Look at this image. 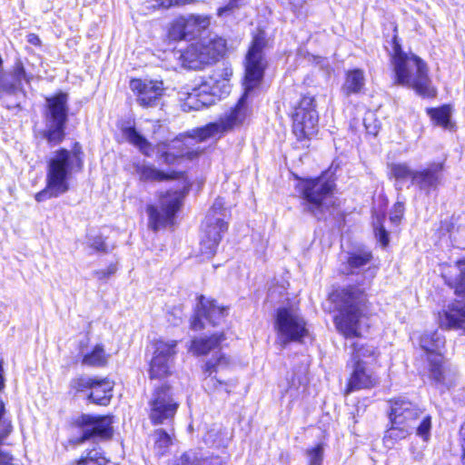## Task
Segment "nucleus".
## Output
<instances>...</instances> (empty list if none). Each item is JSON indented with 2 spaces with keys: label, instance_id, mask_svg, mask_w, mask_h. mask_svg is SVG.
<instances>
[{
  "label": "nucleus",
  "instance_id": "f257e3e1",
  "mask_svg": "<svg viewBox=\"0 0 465 465\" xmlns=\"http://www.w3.org/2000/svg\"><path fill=\"white\" fill-rule=\"evenodd\" d=\"M273 38L266 31H255L245 55L244 62V92L233 107H231L215 122L209 123L194 130V137L199 141L221 136L235 127L241 126L246 120L248 108V96L258 87L263 78L266 68L265 51L272 48Z\"/></svg>",
  "mask_w": 465,
  "mask_h": 465
},
{
  "label": "nucleus",
  "instance_id": "f03ea898",
  "mask_svg": "<svg viewBox=\"0 0 465 465\" xmlns=\"http://www.w3.org/2000/svg\"><path fill=\"white\" fill-rule=\"evenodd\" d=\"M379 268L369 265L364 271L351 277V284L334 290L330 298L334 302L339 314L335 317V324L345 337H358L359 324L367 303L366 291L371 287Z\"/></svg>",
  "mask_w": 465,
  "mask_h": 465
},
{
  "label": "nucleus",
  "instance_id": "7ed1b4c3",
  "mask_svg": "<svg viewBox=\"0 0 465 465\" xmlns=\"http://www.w3.org/2000/svg\"><path fill=\"white\" fill-rule=\"evenodd\" d=\"M134 172L139 175L142 182H162L166 180L182 179L183 185L179 189L168 190L159 193V205L148 204L146 213L148 214V226L153 232L173 223L175 216L183 205V199L191 189V183L180 172L166 173L157 169L153 164L144 163H134Z\"/></svg>",
  "mask_w": 465,
  "mask_h": 465
},
{
  "label": "nucleus",
  "instance_id": "20e7f679",
  "mask_svg": "<svg viewBox=\"0 0 465 465\" xmlns=\"http://www.w3.org/2000/svg\"><path fill=\"white\" fill-rule=\"evenodd\" d=\"M83 168L84 153L79 143H74L71 150L60 148L53 152L47 160L45 187L35 193V201L42 203L66 193L74 173Z\"/></svg>",
  "mask_w": 465,
  "mask_h": 465
},
{
  "label": "nucleus",
  "instance_id": "39448f33",
  "mask_svg": "<svg viewBox=\"0 0 465 465\" xmlns=\"http://www.w3.org/2000/svg\"><path fill=\"white\" fill-rule=\"evenodd\" d=\"M336 176L331 169L314 177H299L295 190L300 198L303 213L310 214L317 221H325L337 204Z\"/></svg>",
  "mask_w": 465,
  "mask_h": 465
},
{
  "label": "nucleus",
  "instance_id": "423d86ee",
  "mask_svg": "<svg viewBox=\"0 0 465 465\" xmlns=\"http://www.w3.org/2000/svg\"><path fill=\"white\" fill-rule=\"evenodd\" d=\"M391 48L395 83L411 87L423 98L436 97L437 90L431 84L426 63L415 54L405 52L396 34L391 36Z\"/></svg>",
  "mask_w": 465,
  "mask_h": 465
},
{
  "label": "nucleus",
  "instance_id": "0eeeda50",
  "mask_svg": "<svg viewBox=\"0 0 465 465\" xmlns=\"http://www.w3.org/2000/svg\"><path fill=\"white\" fill-rule=\"evenodd\" d=\"M420 348L428 354L429 379L440 392L455 385L456 371L450 369L440 352L445 345V337L439 331H427L420 338Z\"/></svg>",
  "mask_w": 465,
  "mask_h": 465
},
{
  "label": "nucleus",
  "instance_id": "6e6552de",
  "mask_svg": "<svg viewBox=\"0 0 465 465\" xmlns=\"http://www.w3.org/2000/svg\"><path fill=\"white\" fill-rule=\"evenodd\" d=\"M444 166V162H432L423 169L413 170L405 162L389 163L387 175L390 180L394 181V188L398 192L401 191L405 183L411 179L412 185H416L420 191L430 194L440 185Z\"/></svg>",
  "mask_w": 465,
  "mask_h": 465
},
{
  "label": "nucleus",
  "instance_id": "1a4fd4ad",
  "mask_svg": "<svg viewBox=\"0 0 465 465\" xmlns=\"http://www.w3.org/2000/svg\"><path fill=\"white\" fill-rule=\"evenodd\" d=\"M168 38L174 41H188L189 53L193 60L203 64H212L226 52V40L213 31H167Z\"/></svg>",
  "mask_w": 465,
  "mask_h": 465
},
{
  "label": "nucleus",
  "instance_id": "9d476101",
  "mask_svg": "<svg viewBox=\"0 0 465 465\" xmlns=\"http://www.w3.org/2000/svg\"><path fill=\"white\" fill-rule=\"evenodd\" d=\"M113 423L112 415L82 413L72 420V434L64 446L74 449L89 440H110L114 434Z\"/></svg>",
  "mask_w": 465,
  "mask_h": 465
},
{
  "label": "nucleus",
  "instance_id": "9b49d317",
  "mask_svg": "<svg viewBox=\"0 0 465 465\" xmlns=\"http://www.w3.org/2000/svg\"><path fill=\"white\" fill-rule=\"evenodd\" d=\"M68 94L59 91L45 97L44 118L45 129L42 136L50 146L60 144L65 138V129L69 119Z\"/></svg>",
  "mask_w": 465,
  "mask_h": 465
},
{
  "label": "nucleus",
  "instance_id": "f8f14e48",
  "mask_svg": "<svg viewBox=\"0 0 465 465\" xmlns=\"http://www.w3.org/2000/svg\"><path fill=\"white\" fill-rule=\"evenodd\" d=\"M459 273L446 279V283L456 294V300L449 304L447 310L439 313V323L441 329H463L465 331V259L457 261Z\"/></svg>",
  "mask_w": 465,
  "mask_h": 465
},
{
  "label": "nucleus",
  "instance_id": "ddd939ff",
  "mask_svg": "<svg viewBox=\"0 0 465 465\" xmlns=\"http://www.w3.org/2000/svg\"><path fill=\"white\" fill-rule=\"evenodd\" d=\"M307 323L298 310L279 307L276 310L273 327L277 333L276 342L285 348L292 342H302L308 334Z\"/></svg>",
  "mask_w": 465,
  "mask_h": 465
},
{
  "label": "nucleus",
  "instance_id": "4468645a",
  "mask_svg": "<svg viewBox=\"0 0 465 465\" xmlns=\"http://www.w3.org/2000/svg\"><path fill=\"white\" fill-rule=\"evenodd\" d=\"M114 383L108 378L91 377L81 374L73 378L69 382L70 393L74 397L84 394L86 400L96 405L107 406L113 397Z\"/></svg>",
  "mask_w": 465,
  "mask_h": 465
},
{
  "label": "nucleus",
  "instance_id": "2eb2a0df",
  "mask_svg": "<svg viewBox=\"0 0 465 465\" xmlns=\"http://www.w3.org/2000/svg\"><path fill=\"white\" fill-rule=\"evenodd\" d=\"M149 419L153 425H170L180 406V402L174 397L173 388L163 383L156 386L148 402Z\"/></svg>",
  "mask_w": 465,
  "mask_h": 465
},
{
  "label": "nucleus",
  "instance_id": "dca6fc26",
  "mask_svg": "<svg viewBox=\"0 0 465 465\" xmlns=\"http://www.w3.org/2000/svg\"><path fill=\"white\" fill-rule=\"evenodd\" d=\"M319 114L313 96L302 97L292 114V131L298 140L310 139L318 131Z\"/></svg>",
  "mask_w": 465,
  "mask_h": 465
},
{
  "label": "nucleus",
  "instance_id": "f3484780",
  "mask_svg": "<svg viewBox=\"0 0 465 465\" xmlns=\"http://www.w3.org/2000/svg\"><path fill=\"white\" fill-rule=\"evenodd\" d=\"M229 363V358L221 351H215L213 357L206 361L203 371L205 376L203 386L207 391H216L224 386V391L230 394L231 388L235 386L233 381H225L222 376H217L218 373L228 369Z\"/></svg>",
  "mask_w": 465,
  "mask_h": 465
},
{
  "label": "nucleus",
  "instance_id": "a211bd4d",
  "mask_svg": "<svg viewBox=\"0 0 465 465\" xmlns=\"http://www.w3.org/2000/svg\"><path fill=\"white\" fill-rule=\"evenodd\" d=\"M228 229V223H223L222 218L206 215L202 225L200 250L203 255L212 258L217 252L223 233Z\"/></svg>",
  "mask_w": 465,
  "mask_h": 465
},
{
  "label": "nucleus",
  "instance_id": "6ab92c4d",
  "mask_svg": "<svg viewBox=\"0 0 465 465\" xmlns=\"http://www.w3.org/2000/svg\"><path fill=\"white\" fill-rule=\"evenodd\" d=\"M228 309L219 306L214 300H208L203 295L198 297L195 312L191 320V328L200 331L204 328L203 320L212 326L218 325L227 315Z\"/></svg>",
  "mask_w": 465,
  "mask_h": 465
},
{
  "label": "nucleus",
  "instance_id": "aec40b11",
  "mask_svg": "<svg viewBox=\"0 0 465 465\" xmlns=\"http://www.w3.org/2000/svg\"><path fill=\"white\" fill-rule=\"evenodd\" d=\"M177 341H156L153 356L150 361L149 377L151 380L163 379L170 374V361L176 354Z\"/></svg>",
  "mask_w": 465,
  "mask_h": 465
},
{
  "label": "nucleus",
  "instance_id": "412c9836",
  "mask_svg": "<svg viewBox=\"0 0 465 465\" xmlns=\"http://www.w3.org/2000/svg\"><path fill=\"white\" fill-rule=\"evenodd\" d=\"M388 402L390 404L388 418L395 424L411 425L423 413L419 403L406 395L392 398Z\"/></svg>",
  "mask_w": 465,
  "mask_h": 465
},
{
  "label": "nucleus",
  "instance_id": "4be33fe9",
  "mask_svg": "<svg viewBox=\"0 0 465 465\" xmlns=\"http://www.w3.org/2000/svg\"><path fill=\"white\" fill-rule=\"evenodd\" d=\"M129 86L137 96L138 104L146 108L157 106L163 94L162 81L134 78L130 81Z\"/></svg>",
  "mask_w": 465,
  "mask_h": 465
},
{
  "label": "nucleus",
  "instance_id": "5701e85b",
  "mask_svg": "<svg viewBox=\"0 0 465 465\" xmlns=\"http://www.w3.org/2000/svg\"><path fill=\"white\" fill-rule=\"evenodd\" d=\"M189 152L182 141L174 139L171 142H161L154 145L153 154L160 163L172 165L187 156Z\"/></svg>",
  "mask_w": 465,
  "mask_h": 465
},
{
  "label": "nucleus",
  "instance_id": "b1692460",
  "mask_svg": "<svg viewBox=\"0 0 465 465\" xmlns=\"http://www.w3.org/2000/svg\"><path fill=\"white\" fill-rule=\"evenodd\" d=\"M217 94L214 89H210L207 84H201L198 88H193L188 94L183 104V111H199L215 104Z\"/></svg>",
  "mask_w": 465,
  "mask_h": 465
},
{
  "label": "nucleus",
  "instance_id": "393cba45",
  "mask_svg": "<svg viewBox=\"0 0 465 465\" xmlns=\"http://www.w3.org/2000/svg\"><path fill=\"white\" fill-rule=\"evenodd\" d=\"M377 384L376 379L368 372L364 365H352V372L347 384L346 393L371 389Z\"/></svg>",
  "mask_w": 465,
  "mask_h": 465
},
{
  "label": "nucleus",
  "instance_id": "a878e982",
  "mask_svg": "<svg viewBox=\"0 0 465 465\" xmlns=\"http://www.w3.org/2000/svg\"><path fill=\"white\" fill-rule=\"evenodd\" d=\"M372 258L371 252L367 250L348 252L346 262L343 265V273L355 274L364 271L367 266L371 265Z\"/></svg>",
  "mask_w": 465,
  "mask_h": 465
},
{
  "label": "nucleus",
  "instance_id": "bb28decb",
  "mask_svg": "<svg viewBox=\"0 0 465 465\" xmlns=\"http://www.w3.org/2000/svg\"><path fill=\"white\" fill-rule=\"evenodd\" d=\"M225 340L223 332H215L210 336L194 338L191 341L190 351L197 355H206L211 351L220 348L221 343Z\"/></svg>",
  "mask_w": 465,
  "mask_h": 465
},
{
  "label": "nucleus",
  "instance_id": "cd10ccee",
  "mask_svg": "<svg viewBox=\"0 0 465 465\" xmlns=\"http://www.w3.org/2000/svg\"><path fill=\"white\" fill-rule=\"evenodd\" d=\"M121 131L126 141L136 147L142 154L146 157L153 155L154 145H153L134 125L123 126Z\"/></svg>",
  "mask_w": 465,
  "mask_h": 465
},
{
  "label": "nucleus",
  "instance_id": "c85d7f7f",
  "mask_svg": "<svg viewBox=\"0 0 465 465\" xmlns=\"http://www.w3.org/2000/svg\"><path fill=\"white\" fill-rule=\"evenodd\" d=\"M364 85V72L360 68H354L346 72L341 90L346 97H350L352 94H360Z\"/></svg>",
  "mask_w": 465,
  "mask_h": 465
},
{
  "label": "nucleus",
  "instance_id": "c756f323",
  "mask_svg": "<svg viewBox=\"0 0 465 465\" xmlns=\"http://www.w3.org/2000/svg\"><path fill=\"white\" fill-rule=\"evenodd\" d=\"M211 25V17L205 15L188 14L175 17L171 29H207Z\"/></svg>",
  "mask_w": 465,
  "mask_h": 465
},
{
  "label": "nucleus",
  "instance_id": "7c9ffc66",
  "mask_svg": "<svg viewBox=\"0 0 465 465\" xmlns=\"http://www.w3.org/2000/svg\"><path fill=\"white\" fill-rule=\"evenodd\" d=\"M426 113L436 125L441 126L446 130H451L454 127V124L451 121L452 107L450 104L427 108Z\"/></svg>",
  "mask_w": 465,
  "mask_h": 465
},
{
  "label": "nucleus",
  "instance_id": "2f4dec72",
  "mask_svg": "<svg viewBox=\"0 0 465 465\" xmlns=\"http://www.w3.org/2000/svg\"><path fill=\"white\" fill-rule=\"evenodd\" d=\"M412 432V426L408 424H395L389 420V427L385 431L383 441L391 447L397 441L406 439Z\"/></svg>",
  "mask_w": 465,
  "mask_h": 465
},
{
  "label": "nucleus",
  "instance_id": "473e14b6",
  "mask_svg": "<svg viewBox=\"0 0 465 465\" xmlns=\"http://www.w3.org/2000/svg\"><path fill=\"white\" fill-rule=\"evenodd\" d=\"M351 361L352 365H366L368 360L372 358L375 354V348L372 345L360 343L359 341L353 342Z\"/></svg>",
  "mask_w": 465,
  "mask_h": 465
},
{
  "label": "nucleus",
  "instance_id": "72a5a7b5",
  "mask_svg": "<svg viewBox=\"0 0 465 465\" xmlns=\"http://www.w3.org/2000/svg\"><path fill=\"white\" fill-rule=\"evenodd\" d=\"M107 355L103 344H96L90 352L84 354L82 364L88 367L101 368L107 364Z\"/></svg>",
  "mask_w": 465,
  "mask_h": 465
},
{
  "label": "nucleus",
  "instance_id": "f704fd0d",
  "mask_svg": "<svg viewBox=\"0 0 465 465\" xmlns=\"http://www.w3.org/2000/svg\"><path fill=\"white\" fill-rule=\"evenodd\" d=\"M0 92L1 94L16 96L25 95L22 84L11 74L0 72Z\"/></svg>",
  "mask_w": 465,
  "mask_h": 465
},
{
  "label": "nucleus",
  "instance_id": "c9c22d12",
  "mask_svg": "<svg viewBox=\"0 0 465 465\" xmlns=\"http://www.w3.org/2000/svg\"><path fill=\"white\" fill-rule=\"evenodd\" d=\"M153 438L154 440L153 452L155 456L158 458L164 456L172 445L171 435L163 429H157L153 431Z\"/></svg>",
  "mask_w": 465,
  "mask_h": 465
},
{
  "label": "nucleus",
  "instance_id": "e433bc0d",
  "mask_svg": "<svg viewBox=\"0 0 465 465\" xmlns=\"http://www.w3.org/2000/svg\"><path fill=\"white\" fill-rule=\"evenodd\" d=\"M168 465H214L207 458H203L199 452L190 450L183 453L179 458L169 461Z\"/></svg>",
  "mask_w": 465,
  "mask_h": 465
},
{
  "label": "nucleus",
  "instance_id": "4c0bfd02",
  "mask_svg": "<svg viewBox=\"0 0 465 465\" xmlns=\"http://www.w3.org/2000/svg\"><path fill=\"white\" fill-rule=\"evenodd\" d=\"M81 458L96 465H106L109 462L104 450L100 446H94L93 449L86 450Z\"/></svg>",
  "mask_w": 465,
  "mask_h": 465
},
{
  "label": "nucleus",
  "instance_id": "58836bf2",
  "mask_svg": "<svg viewBox=\"0 0 465 465\" xmlns=\"http://www.w3.org/2000/svg\"><path fill=\"white\" fill-rule=\"evenodd\" d=\"M383 221L384 216H378L373 223V229L375 237L379 242L381 244V246L386 247L390 242V234L383 225Z\"/></svg>",
  "mask_w": 465,
  "mask_h": 465
},
{
  "label": "nucleus",
  "instance_id": "ea45409f",
  "mask_svg": "<svg viewBox=\"0 0 465 465\" xmlns=\"http://www.w3.org/2000/svg\"><path fill=\"white\" fill-rule=\"evenodd\" d=\"M432 427L431 416L425 415L421 419L420 424L416 428V435L427 442L430 439V431Z\"/></svg>",
  "mask_w": 465,
  "mask_h": 465
},
{
  "label": "nucleus",
  "instance_id": "a19ab883",
  "mask_svg": "<svg viewBox=\"0 0 465 465\" xmlns=\"http://www.w3.org/2000/svg\"><path fill=\"white\" fill-rule=\"evenodd\" d=\"M309 457L308 465H322L323 461V447L322 444H317L315 447L307 450Z\"/></svg>",
  "mask_w": 465,
  "mask_h": 465
},
{
  "label": "nucleus",
  "instance_id": "79ce46f5",
  "mask_svg": "<svg viewBox=\"0 0 465 465\" xmlns=\"http://www.w3.org/2000/svg\"><path fill=\"white\" fill-rule=\"evenodd\" d=\"M404 211H405L404 203L401 201H397L393 204V206L391 210L390 220L393 223H398L403 217Z\"/></svg>",
  "mask_w": 465,
  "mask_h": 465
},
{
  "label": "nucleus",
  "instance_id": "37998d69",
  "mask_svg": "<svg viewBox=\"0 0 465 465\" xmlns=\"http://www.w3.org/2000/svg\"><path fill=\"white\" fill-rule=\"evenodd\" d=\"M206 215H212L215 216L216 218H222V222L225 223V209L223 207V202L221 199H216Z\"/></svg>",
  "mask_w": 465,
  "mask_h": 465
},
{
  "label": "nucleus",
  "instance_id": "c03bdc74",
  "mask_svg": "<svg viewBox=\"0 0 465 465\" xmlns=\"http://www.w3.org/2000/svg\"><path fill=\"white\" fill-rule=\"evenodd\" d=\"M153 3L149 6L153 8L156 7H170L174 5H186L193 2L194 0H152Z\"/></svg>",
  "mask_w": 465,
  "mask_h": 465
},
{
  "label": "nucleus",
  "instance_id": "a18cd8bd",
  "mask_svg": "<svg viewBox=\"0 0 465 465\" xmlns=\"http://www.w3.org/2000/svg\"><path fill=\"white\" fill-rule=\"evenodd\" d=\"M117 271L116 264L111 263L106 269L94 271V276L98 280L104 281L111 277Z\"/></svg>",
  "mask_w": 465,
  "mask_h": 465
},
{
  "label": "nucleus",
  "instance_id": "49530a36",
  "mask_svg": "<svg viewBox=\"0 0 465 465\" xmlns=\"http://www.w3.org/2000/svg\"><path fill=\"white\" fill-rule=\"evenodd\" d=\"M22 95H16V96H10L5 94H1L0 99L2 100L3 104L5 105L6 108H16L20 107V97Z\"/></svg>",
  "mask_w": 465,
  "mask_h": 465
},
{
  "label": "nucleus",
  "instance_id": "de8ad7c7",
  "mask_svg": "<svg viewBox=\"0 0 465 465\" xmlns=\"http://www.w3.org/2000/svg\"><path fill=\"white\" fill-rule=\"evenodd\" d=\"M11 74L19 82V84H22L23 80H26V72L20 60L15 63L14 71Z\"/></svg>",
  "mask_w": 465,
  "mask_h": 465
},
{
  "label": "nucleus",
  "instance_id": "09e8293b",
  "mask_svg": "<svg viewBox=\"0 0 465 465\" xmlns=\"http://www.w3.org/2000/svg\"><path fill=\"white\" fill-rule=\"evenodd\" d=\"M90 246L97 252H107V246L101 235L90 239Z\"/></svg>",
  "mask_w": 465,
  "mask_h": 465
},
{
  "label": "nucleus",
  "instance_id": "8fccbe9b",
  "mask_svg": "<svg viewBox=\"0 0 465 465\" xmlns=\"http://www.w3.org/2000/svg\"><path fill=\"white\" fill-rule=\"evenodd\" d=\"M460 442L462 450V464L465 465V422L461 425L460 429Z\"/></svg>",
  "mask_w": 465,
  "mask_h": 465
},
{
  "label": "nucleus",
  "instance_id": "3c124183",
  "mask_svg": "<svg viewBox=\"0 0 465 465\" xmlns=\"http://www.w3.org/2000/svg\"><path fill=\"white\" fill-rule=\"evenodd\" d=\"M234 2H235V0H232L227 5L219 8L218 15H223V14L232 10L236 6Z\"/></svg>",
  "mask_w": 465,
  "mask_h": 465
},
{
  "label": "nucleus",
  "instance_id": "603ef678",
  "mask_svg": "<svg viewBox=\"0 0 465 465\" xmlns=\"http://www.w3.org/2000/svg\"><path fill=\"white\" fill-rule=\"evenodd\" d=\"M27 41L34 45H39L41 43L40 38L35 34H29L27 35Z\"/></svg>",
  "mask_w": 465,
  "mask_h": 465
},
{
  "label": "nucleus",
  "instance_id": "864d4df0",
  "mask_svg": "<svg viewBox=\"0 0 465 465\" xmlns=\"http://www.w3.org/2000/svg\"><path fill=\"white\" fill-rule=\"evenodd\" d=\"M5 387V377H4V368L3 362L0 361V391Z\"/></svg>",
  "mask_w": 465,
  "mask_h": 465
},
{
  "label": "nucleus",
  "instance_id": "5fc2aeb1",
  "mask_svg": "<svg viewBox=\"0 0 465 465\" xmlns=\"http://www.w3.org/2000/svg\"><path fill=\"white\" fill-rule=\"evenodd\" d=\"M94 392H95V394L97 395H100V396H103L104 393H103V391L101 388H99L98 390H92Z\"/></svg>",
  "mask_w": 465,
  "mask_h": 465
}]
</instances>
